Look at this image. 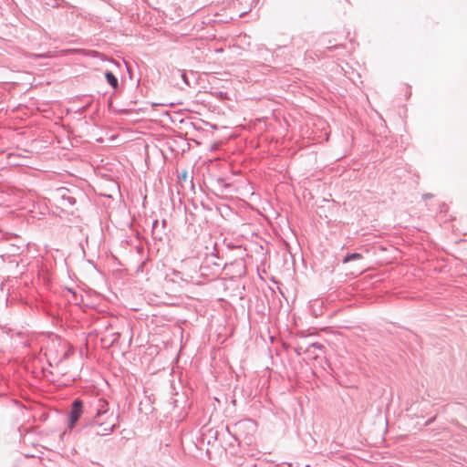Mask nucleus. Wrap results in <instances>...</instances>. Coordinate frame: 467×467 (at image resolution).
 Segmentation results:
<instances>
[{"label": "nucleus", "mask_w": 467, "mask_h": 467, "mask_svg": "<svg viewBox=\"0 0 467 467\" xmlns=\"http://www.w3.org/2000/svg\"><path fill=\"white\" fill-rule=\"evenodd\" d=\"M133 69V65L129 63L125 58H121V61H119V72L123 86L126 85L127 80L132 81Z\"/></svg>", "instance_id": "nucleus-1"}, {"label": "nucleus", "mask_w": 467, "mask_h": 467, "mask_svg": "<svg viewBox=\"0 0 467 467\" xmlns=\"http://www.w3.org/2000/svg\"><path fill=\"white\" fill-rule=\"evenodd\" d=\"M167 221L163 219L161 223H159V220H154L152 222V229L151 235L154 240L163 241L164 237L167 236Z\"/></svg>", "instance_id": "nucleus-2"}, {"label": "nucleus", "mask_w": 467, "mask_h": 467, "mask_svg": "<svg viewBox=\"0 0 467 467\" xmlns=\"http://www.w3.org/2000/svg\"><path fill=\"white\" fill-rule=\"evenodd\" d=\"M106 410H104L102 413L99 411V419L96 420V424L98 425V428L96 430V434L98 435H106L108 434L109 432L112 431H113V428L115 426V423L113 421V420H111L109 422H101L100 421V418L106 414Z\"/></svg>", "instance_id": "nucleus-3"}, {"label": "nucleus", "mask_w": 467, "mask_h": 467, "mask_svg": "<svg viewBox=\"0 0 467 467\" xmlns=\"http://www.w3.org/2000/svg\"><path fill=\"white\" fill-rule=\"evenodd\" d=\"M214 257L218 258V250L216 249L215 246L213 247V251L211 253V254H207L204 262L200 265L199 271L201 275H211L212 267H210V261Z\"/></svg>", "instance_id": "nucleus-4"}, {"label": "nucleus", "mask_w": 467, "mask_h": 467, "mask_svg": "<svg viewBox=\"0 0 467 467\" xmlns=\"http://www.w3.org/2000/svg\"><path fill=\"white\" fill-rule=\"evenodd\" d=\"M56 202L57 205L63 207L66 206L67 203L68 205L74 204L75 199L68 195V191L67 189H60L56 194Z\"/></svg>", "instance_id": "nucleus-5"}, {"label": "nucleus", "mask_w": 467, "mask_h": 467, "mask_svg": "<svg viewBox=\"0 0 467 467\" xmlns=\"http://www.w3.org/2000/svg\"><path fill=\"white\" fill-rule=\"evenodd\" d=\"M82 413V403L80 400H75L72 406V410L70 412V421L69 425L70 428H72L75 423L79 419L80 415Z\"/></svg>", "instance_id": "nucleus-6"}, {"label": "nucleus", "mask_w": 467, "mask_h": 467, "mask_svg": "<svg viewBox=\"0 0 467 467\" xmlns=\"http://www.w3.org/2000/svg\"><path fill=\"white\" fill-rule=\"evenodd\" d=\"M227 266V263H222L220 256L218 255V258L214 257L211 259L210 261V267H212L211 270V276H216L218 275L223 269H224Z\"/></svg>", "instance_id": "nucleus-7"}, {"label": "nucleus", "mask_w": 467, "mask_h": 467, "mask_svg": "<svg viewBox=\"0 0 467 467\" xmlns=\"http://www.w3.org/2000/svg\"><path fill=\"white\" fill-rule=\"evenodd\" d=\"M361 259H363V255L361 254L351 253V254H348L347 255H345L344 258L342 259V262L344 264H346L350 261H356V260H361Z\"/></svg>", "instance_id": "nucleus-8"}, {"label": "nucleus", "mask_w": 467, "mask_h": 467, "mask_svg": "<svg viewBox=\"0 0 467 467\" xmlns=\"http://www.w3.org/2000/svg\"><path fill=\"white\" fill-rule=\"evenodd\" d=\"M311 349H318V350H324L325 346L318 342H314L308 345L306 348H305L304 353H310Z\"/></svg>", "instance_id": "nucleus-9"}, {"label": "nucleus", "mask_w": 467, "mask_h": 467, "mask_svg": "<svg viewBox=\"0 0 467 467\" xmlns=\"http://www.w3.org/2000/svg\"><path fill=\"white\" fill-rule=\"evenodd\" d=\"M106 78L108 79V81L109 82V84L113 87V88H116L117 87V79L115 78V76L111 73V72H108L106 74Z\"/></svg>", "instance_id": "nucleus-10"}, {"label": "nucleus", "mask_w": 467, "mask_h": 467, "mask_svg": "<svg viewBox=\"0 0 467 467\" xmlns=\"http://www.w3.org/2000/svg\"><path fill=\"white\" fill-rule=\"evenodd\" d=\"M294 350L297 356H300L305 351V349L301 346L295 348Z\"/></svg>", "instance_id": "nucleus-11"}, {"label": "nucleus", "mask_w": 467, "mask_h": 467, "mask_svg": "<svg viewBox=\"0 0 467 467\" xmlns=\"http://www.w3.org/2000/svg\"><path fill=\"white\" fill-rule=\"evenodd\" d=\"M247 423L254 424V421H252L251 420H244V421H239V422L237 423V426H238L239 428H241V427L244 426V425H245V424H247Z\"/></svg>", "instance_id": "nucleus-12"}, {"label": "nucleus", "mask_w": 467, "mask_h": 467, "mask_svg": "<svg viewBox=\"0 0 467 467\" xmlns=\"http://www.w3.org/2000/svg\"><path fill=\"white\" fill-rule=\"evenodd\" d=\"M179 180L186 181L188 179L187 171H183L181 175L178 176Z\"/></svg>", "instance_id": "nucleus-13"}, {"label": "nucleus", "mask_w": 467, "mask_h": 467, "mask_svg": "<svg viewBox=\"0 0 467 467\" xmlns=\"http://www.w3.org/2000/svg\"><path fill=\"white\" fill-rule=\"evenodd\" d=\"M436 419V416H433L431 418H430L429 420H427V421L425 422V426H429L430 424H431Z\"/></svg>", "instance_id": "nucleus-14"}, {"label": "nucleus", "mask_w": 467, "mask_h": 467, "mask_svg": "<svg viewBox=\"0 0 467 467\" xmlns=\"http://www.w3.org/2000/svg\"><path fill=\"white\" fill-rule=\"evenodd\" d=\"M308 355L309 358H317V356L316 354H314V351L313 349H311V352L310 353H306Z\"/></svg>", "instance_id": "nucleus-15"}, {"label": "nucleus", "mask_w": 467, "mask_h": 467, "mask_svg": "<svg viewBox=\"0 0 467 467\" xmlns=\"http://www.w3.org/2000/svg\"><path fill=\"white\" fill-rule=\"evenodd\" d=\"M127 111H128V110H127V109H118L119 115V114H123V113H127Z\"/></svg>", "instance_id": "nucleus-16"}, {"label": "nucleus", "mask_w": 467, "mask_h": 467, "mask_svg": "<svg viewBox=\"0 0 467 467\" xmlns=\"http://www.w3.org/2000/svg\"><path fill=\"white\" fill-rule=\"evenodd\" d=\"M235 263H236V264H238V265H240L242 267H244V262H243L242 260H240V261H235Z\"/></svg>", "instance_id": "nucleus-17"}, {"label": "nucleus", "mask_w": 467, "mask_h": 467, "mask_svg": "<svg viewBox=\"0 0 467 467\" xmlns=\"http://www.w3.org/2000/svg\"><path fill=\"white\" fill-rule=\"evenodd\" d=\"M143 265H144V262H141V263L139 265V266L137 267V271H140V270L142 268Z\"/></svg>", "instance_id": "nucleus-18"}, {"label": "nucleus", "mask_w": 467, "mask_h": 467, "mask_svg": "<svg viewBox=\"0 0 467 467\" xmlns=\"http://www.w3.org/2000/svg\"><path fill=\"white\" fill-rule=\"evenodd\" d=\"M233 439L234 440V441H236V442H237V446H239V445H240V441H239V439H238L237 437H235V436H234V437H233Z\"/></svg>", "instance_id": "nucleus-19"}, {"label": "nucleus", "mask_w": 467, "mask_h": 467, "mask_svg": "<svg viewBox=\"0 0 467 467\" xmlns=\"http://www.w3.org/2000/svg\"><path fill=\"white\" fill-rule=\"evenodd\" d=\"M431 193H426L423 195V198H431Z\"/></svg>", "instance_id": "nucleus-20"}, {"label": "nucleus", "mask_w": 467, "mask_h": 467, "mask_svg": "<svg viewBox=\"0 0 467 467\" xmlns=\"http://www.w3.org/2000/svg\"><path fill=\"white\" fill-rule=\"evenodd\" d=\"M217 181L219 183H223L224 182V180L223 178H218Z\"/></svg>", "instance_id": "nucleus-21"}, {"label": "nucleus", "mask_w": 467, "mask_h": 467, "mask_svg": "<svg viewBox=\"0 0 467 467\" xmlns=\"http://www.w3.org/2000/svg\"><path fill=\"white\" fill-rule=\"evenodd\" d=\"M182 78H183V81H184L185 83H187V80H186V78H185V74H184V73H182Z\"/></svg>", "instance_id": "nucleus-22"}, {"label": "nucleus", "mask_w": 467, "mask_h": 467, "mask_svg": "<svg viewBox=\"0 0 467 467\" xmlns=\"http://www.w3.org/2000/svg\"><path fill=\"white\" fill-rule=\"evenodd\" d=\"M136 249L138 252L141 251L142 250V247L141 246H136Z\"/></svg>", "instance_id": "nucleus-23"}, {"label": "nucleus", "mask_w": 467, "mask_h": 467, "mask_svg": "<svg viewBox=\"0 0 467 467\" xmlns=\"http://www.w3.org/2000/svg\"><path fill=\"white\" fill-rule=\"evenodd\" d=\"M118 189H119V193H120V185L119 184L118 186ZM121 196V194H119Z\"/></svg>", "instance_id": "nucleus-24"}, {"label": "nucleus", "mask_w": 467, "mask_h": 467, "mask_svg": "<svg viewBox=\"0 0 467 467\" xmlns=\"http://www.w3.org/2000/svg\"><path fill=\"white\" fill-rule=\"evenodd\" d=\"M229 446H230V447H234V442H230V443H229Z\"/></svg>", "instance_id": "nucleus-25"}, {"label": "nucleus", "mask_w": 467, "mask_h": 467, "mask_svg": "<svg viewBox=\"0 0 467 467\" xmlns=\"http://www.w3.org/2000/svg\"><path fill=\"white\" fill-rule=\"evenodd\" d=\"M246 14V11H244L242 12V14L240 15V16H242L243 15Z\"/></svg>", "instance_id": "nucleus-26"}, {"label": "nucleus", "mask_w": 467, "mask_h": 467, "mask_svg": "<svg viewBox=\"0 0 467 467\" xmlns=\"http://www.w3.org/2000/svg\"><path fill=\"white\" fill-rule=\"evenodd\" d=\"M235 247H236V248H238V249H242V246H241V245H237V246H235Z\"/></svg>", "instance_id": "nucleus-27"}]
</instances>
